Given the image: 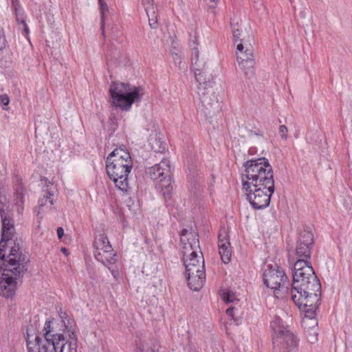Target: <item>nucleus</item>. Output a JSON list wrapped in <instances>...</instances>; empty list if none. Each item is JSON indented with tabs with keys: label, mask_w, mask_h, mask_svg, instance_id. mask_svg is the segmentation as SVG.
<instances>
[{
	"label": "nucleus",
	"mask_w": 352,
	"mask_h": 352,
	"mask_svg": "<svg viewBox=\"0 0 352 352\" xmlns=\"http://www.w3.org/2000/svg\"><path fill=\"white\" fill-rule=\"evenodd\" d=\"M2 221L1 239L0 241V295L12 298L15 294V279L23 276L28 270L29 259L22 251L19 243L12 241L15 232L14 221L9 214L0 208Z\"/></svg>",
	"instance_id": "f257e3e1"
},
{
	"label": "nucleus",
	"mask_w": 352,
	"mask_h": 352,
	"mask_svg": "<svg viewBox=\"0 0 352 352\" xmlns=\"http://www.w3.org/2000/svg\"><path fill=\"white\" fill-rule=\"evenodd\" d=\"M289 296L305 314H313L320 304L321 284L309 261L298 259L294 265Z\"/></svg>",
	"instance_id": "f03ea898"
},
{
	"label": "nucleus",
	"mask_w": 352,
	"mask_h": 352,
	"mask_svg": "<svg viewBox=\"0 0 352 352\" xmlns=\"http://www.w3.org/2000/svg\"><path fill=\"white\" fill-rule=\"evenodd\" d=\"M27 330L26 346L28 352H65V342L63 333L58 331V323L54 320L45 322L42 333L34 337Z\"/></svg>",
	"instance_id": "7ed1b4c3"
},
{
	"label": "nucleus",
	"mask_w": 352,
	"mask_h": 352,
	"mask_svg": "<svg viewBox=\"0 0 352 352\" xmlns=\"http://www.w3.org/2000/svg\"><path fill=\"white\" fill-rule=\"evenodd\" d=\"M243 166L245 168L242 174L243 189L262 187L274 192L273 169L267 158L249 160Z\"/></svg>",
	"instance_id": "20e7f679"
},
{
	"label": "nucleus",
	"mask_w": 352,
	"mask_h": 352,
	"mask_svg": "<svg viewBox=\"0 0 352 352\" xmlns=\"http://www.w3.org/2000/svg\"><path fill=\"white\" fill-rule=\"evenodd\" d=\"M132 167L131 155L123 148H115L107 157V173L116 187L124 193L129 190L128 176Z\"/></svg>",
	"instance_id": "39448f33"
},
{
	"label": "nucleus",
	"mask_w": 352,
	"mask_h": 352,
	"mask_svg": "<svg viewBox=\"0 0 352 352\" xmlns=\"http://www.w3.org/2000/svg\"><path fill=\"white\" fill-rule=\"evenodd\" d=\"M112 105L122 111H129L135 102L141 101L144 95L143 88L129 83L113 82L109 88Z\"/></svg>",
	"instance_id": "423d86ee"
},
{
	"label": "nucleus",
	"mask_w": 352,
	"mask_h": 352,
	"mask_svg": "<svg viewBox=\"0 0 352 352\" xmlns=\"http://www.w3.org/2000/svg\"><path fill=\"white\" fill-rule=\"evenodd\" d=\"M271 327L274 331L273 346L280 352H298L299 339L288 327L279 316H275L271 322Z\"/></svg>",
	"instance_id": "0eeeda50"
},
{
	"label": "nucleus",
	"mask_w": 352,
	"mask_h": 352,
	"mask_svg": "<svg viewBox=\"0 0 352 352\" xmlns=\"http://www.w3.org/2000/svg\"><path fill=\"white\" fill-rule=\"evenodd\" d=\"M146 175L153 180H157L156 188L165 200L170 199L173 194L170 166L168 160H162L159 164L146 169Z\"/></svg>",
	"instance_id": "6e6552de"
},
{
	"label": "nucleus",
	"mask_w": 352,
	"mask_h": 352,
	"mask_svg": "<svg viewBox=\"0 0 352 352\" xmlns=\"http://www.w3.org/2000/svg\"><path fill=\"white\" fill-rule=\"evenodd\" d=\"M263 278L264 284L274 289L275 294L282 292L287 294V297L289 296L290 283L281 267L276 263L267 264L264 270Z\"/></svg>",
	"instance_id": "1a4fd4ad"
},
{
	"label": "nucleus",
	"mask_w": 352,
	"mask_h": 352,
	"mask_svg": "<svg viewBox=\"0 0 352 352\" xmlns=\"http://www.w3.org/2000/svg\"><path fill=\"white\" fill-rule=\"evenodd\" d=\"M244 43H236V60L245 76L252 78L255 76L254 50L250 41L241 38Z\"/></svg>",
	"instance_id": "9d476101"
},
{
	"label": "nucleus",
	"mask_w": 352,
	"mask_h": 352,
	"mask_svg": "<svg viewBox=\"0 0 352 352\" xmlns=\"http://www.w3.org/2000/svg\"><path fill=\"white\" fill-rule=\"evenodd\" d=\"M94 246L95 258L110 270V265L117 261V254L107 236L104 234L97 236Z\"/></svg>",
	"instance_id": "9b49d317"
},
{
	"label": "nucleus",
	"mask_w": 352,
	"mask_h": 352,
	"mask_svg": "<svg viewBox=\"0 0 352 352\" xmlns=\"http://www.w3.org/2000/svg\"><path fill=\"white\" fill-rule=\"evenodd\" d=\"M192 68L194 71L195 79L198 83L197 93L200 89H208L214 87V82L207 76L206 62L199 59V51L197 47H194L192 51Z\"/></svg>",
	"instance_id": "f8f14e48"
},
{
	"label": "nucleus",
	"mask_w": 352,
	"mask_h": 352,
	"mask_svg": "<svg viewBox=\"0 0 352 352\" xmlns=\"http://www.w3.org/2000/svg\"><path fill=\"white\" fill-rule=\"evenodd\" d=\"M201 104V111L207 118H212L219 114L221 107L218 95L214 88H210L200 91L197 93Z\"/></svg>",
	"instance_id": "ddd939ff"
},
{
	"label": "nucleus",
	"mask_w": 352,
	"mask_h": 352,
	"mask_svg": "<svg viewBox=\"0 0 352 352\" xmlns=\"http://www.w3.org/2000/svg\"><path fill=\"white\" fill-rule=\"evenodd\" d=\"M314 244V236L311 229L307 226L303 227L298 232L296 242L295 252L298 259L308 261L311 257Z\"/></svg>",
	"instance_id": "4468645a"
},
{
	"label": "nucleus",
	"mask_w": 352,
	"mask_h": 352,
	"mask_svg": "<svg viewBox=\"0 0 352 352\" xmlns=\"http://www.w3.org/2000/svg\"><path fill=\"white\" fill-rule=\"evenodd\" d=\"M247 192V198L254 209H263L267 207L270 202L272 190L262 187H250L244 189Z\"/></svg>",
	"instance_id": "2eb2a0df"
},
{
	"label": "nucleus",
	"mask_w": 352,
	"mask_h": 352,
	"mask_svg": "<svg viewBox=\"0 0 352 352\" xmlns=\"http://www.w3.org/2000/svg\"><path fill=\"white\" fill-rule=\"evenodd\" d=\"M219 253L222 261L228 263L230 261L232 251L227 231L223 229L220 230L218 236Z\"/></svg>",
	"instance_id": "dca6fc26"
},
{
	"label": "nucleus",
	"mask_w": 352,
	"mask_h": 352,
	"mask_svg": "<svg viewBox=\"0 0 352 352\" xmlns=\"http://www.w3.org/2000/svg\"><path fill=\"white\" fill-rule=\"evenodd\" d=\"M188 285L191 290L199 291L206 282V272H186Z\"/></svg>",
	"instance_id": "f3484780"
},
{
	"label": "nucleus",
	"mask_w": 352,
	"mask_h": 352,
	"mask_svg": "<svg viewBox=\"0 0 352 352\" xmlns=\"http://www.w3.org/2000/svg\"><path fill=\"white\" fill-rule=\"evenodd\" d=\"M63 316H60L61 320L60 321V323H58V326L60 327L58 328V331L60 333H63V334L66 331H68L69 337L71 339V341L68 343L67 352H76L77 338L75 337L74 330L71 329L72 327H69L71 324L70 320L68 319L67 323H66L65 320L63 319L64 318H67V316L66 313H63Z\"/></svg>",
	"instance_id": "a211bd4d"
},
{
	"label": "nucleus",
	"mask_w": 352,
	"mask_h": 352,
	"mask_svg": "<svg viewBox=\"0 0 352 352\" xmlns=\"http://www.w3.org/2000/svg\"><path fill=\"white\" fill-rule=\"evenodd\" d=\"M200 255L198 254L195 256H192L190 258H186L184 262V265L186 269V272H199L201 270H205L204 259L203 257L202 252L199 250Z\"/></svg>",
	"instance_id": "6ab92c4d"
},
{
	"label": "nucleus",
	"mask_w": 352,
	"mask_h": 352,
	"mask_svg": "<svg viewBox=\"0 0 352 352\" xmlns=\"http://www.w3.org/2000/svg\"><path fill=\"white\" fill-rule=\"evenodd\" d=\"M190 234L192 237V242H188L184 244L183 247L182 254L183 263L185 262L186 258H190L192 257V256H195L198 254L197 249H199V239H197V235L193 233H190Z\"/></svg>",
	"instance_id": "aec40b11"
},
{
	"label": "nucleus",
	"mask_w": 352,
	"mask_h": 352,
	"mask_svg": "<svg viewBox=\"0 0 352 352\" xmlns=\"http://www.w3.org/2000/svg\"><path fill=\"white\" fill-rule=\"evenodd\" d=\"M14 205L16 207L18 213H21L23 210L24 204V187L20 180H17L14 186Z\"/></svg>",
	"instance_id": "412c9836"
},
{
	"label": "nucleus",
	"mask_w": 352,
	"mask_h": 352,
	"mask_svg": "<svg viewBox=\"0 0 352 352\" xmlns=\"http://www.w3.org/2000/svg\"><path fill=\"white\" fill-rule=\"evenodd\" d=\"M12 8L15 13L16 19L19 24L23 25V32L25 34H29V28L25 23L23 9L21 8L19 0H12Z\"/></svg>",
	"instance_id": "4be33fe9"
},
{
	"label": "nucleus",
	"mask_w": 352,
	"mask_h": 352,
	"mask_svg": "<svg viewBox=\"0 0 352 352\" xmlns=\"http://www.w3.org/2000/svg\"><path fill=\"white\" fill-rule=\"evenodd\" d=\"M230 25L232 28L234 43H236L238 41L239 43H244V41H241V38H245V39L250 41V42L252 40V38H251L248 34L243 32L241 28L239 27L237 21L234 23V20L232 19Z\"/></svg>",
	"instance_id": "5701e85b"
},
{
	"label": "nucleus",
	"mask_w": 352,
	"mask_h": 352,
	"mask_svg": "<svg viewBox=\"0 0 352 352\" xmlns=\"http://www.w3.org/2000/svg\"><path fill=\"white\" fill-rule=\"evenodd\" d=\"M148 141L152 150L155 153H162L165 152L166 143L162 140L160 134L155 133L154 135H151Z\"/></svg>",
	"instance_id": "b1692460"
},
{
	"label": "nucleus",
	"mask_w": 352,
	"mask_h": 352,
	"mask_svg": "<svg viewBox=\"0 0 352 352\" xmlns=\"http://www.w3.org/2000/svg\"><path fill=\"white\" fill-rule=\"evenodd\" d=\"M144 6L150 27L153 29H157L158 27L157 8L154 6V3L144 4Z\"/></svg>",
	"instance_id": "393cba45"
},
{
	"label": "nucleus",
	"mask_w": 352,
	"mask_h": 352,
	"mask_svg": "<svg viewBox=\"0 0 352 352\" xmlns=\"http://www.w3.org/2000/svg\"><path fill=\"white\" fill-rule=\"evenodd\" d=\"M43 192H44L43 197L38 199L39 206H45L47 201L52 206L53 204V199L52 197L54 195L55 192V188L53 184L47 185Z\"/></svg>",
	"instance_id": "a878e982"
},
{
	"label": "nucleus",
	"mask_w": 352,
	"mask_h": 352,
	"mask_svg": "<svg viewBox=\"0 0 352 352\" xmlns=\"http://www.w3.org/2000/svg\"><path fill=\"white\" fill-rule=\"evenodd\" d=\"M100 4V11L101 14V30L102 34L104 38H105V32H104V19L106 12H109V8L104 0H98Z\"/></svg>",
	"instance_id": "bb28decb"
},
{
	"label": "nucleus",
	"mask_w": 352,
	"mask_h": 352,
	"mask_svg": "<svg viewBox=\"0 0 352 352\" xmlns=\"http://www.w3.org/2000/svg\"><path fill=\"white\" fill-rule=\"evenodd\" d=\"M222 298L226 304L237 303L239 302L236 294L230 290L223 292Z\"/></svg>",
	"instance_id": "cd10ccee"
},
{
	"label": "nucleus",
	"mask_w": 352,
	"mask_h": 352,
	"mask_svg": "<svg viewBox=\"0 0 352 352\" xmlns=\"http://www.w3.org/2000/svg\"><path fill=\"white\" fill-rule=\"evenodd\" d=\"M237 311L238 309L236 307L231 305L230 307L227 309L226 312L227 315L230 316L231 319L233 320L236 323V324H239L241 321V319L235 318V314H236Z\"/></svg>",
	"instance_id": "c85d7f7f"
},
{
	"label": "nucleus",
	"mask_w": 352,
	"mask_h": 352,
	"mask_svg": "<svg viewBox=\"0 0 352 352\" xmlns=\"http://www.w3.org/2000/svg\"><path fill=\"white\" fill-rule=\"evenodd\" d=\"M141 352H158V346L155 344L144 343L142 346Z\"/></svg>",
	"instance_id": "c756f323"
},
{
	"label": "nucleus",
	"mask_w": 352,
	"mask_h": 352,
	"mask_svg": "<svg viewBox=\"0 0 352 352\" xmlns=\"http://www.w3.org/2000/svg\"><path fill=\"white\" fill-rule=\"evenodd\" d=\"M111 36L113 39H117L121 34L119 27L117 25H112L111 28Z\"/></svg>",
	"instance_id": "7c9ffc66"
},
{
	"label": "nucleus",
	"mask_w": 352,
	"mask_h": 352,
	"mask_svg": "<svg viewBox=\"0 0 352 352\" xmlns=\"http://www.w3.org/2000/svg\"><path fill=\"white\" fill-rule=\"evenodd\" d=\"M288 129L285 125H280L278 129V133L281 138L284 140L287 139Z\"/></svg>",
	"instance_id": "2f4dec72"
},
{
	"label": "nucleus",
	"mask_w": 352,
	"mask_h": 352,
	"mask_svg": "<svg viewBox=\"0 0 352 352\" xmlns=\"http://www.w3.org/2000/svg\"><path fill=\"white\" fill-rule=\"evenodd\" d=\"M0 102L3 107V109H7L6 108L4 107V106L8 105L10 102V99L7 94L0 95Z\"/></svg>",
	"instance_id": "473e14b6"
},
{
	"label": "nucleus",
	"mask_w": 352,
	"mask_h": 352,
	"mask_svg": "<svg viewBox=\"0 0 352 352\" xmlns=\"http://www.w3.org/2000/svg\"><path fill=\"white\" fill-rule=\"evenodd\" d=\"M307 340L310 343H314L318 340L317 333L316 332H314L313 333H309L307 335Z\"/></svg>",
	"instance_id": "72a5a7b5"
},
{
	"label": "nucleus",
	"mask_w": 352,
	"mask_h": 352,
	"mask_svg": "<svg viewBox=\"0 0 352 352\" xmlns=\"http://www.w3.org/2000/svg\"><path fill=\"white\" fill-rule=\"evenodd\" d=\"M6 44V38L3 33V30L0 28V49H2L5 47Z\"/></svg>",
	"instance_id": "f704fd0d"
},
{
	"label": "nucleus",
	"mask_w": 352,
	"mask_h": 352,
	"mask_svg": "<svg viewBox=\"0 0 352 352\" xmlns=\"http://www.w3.org/2000/svg\"><path fill=\"white\" fill-rule=\"evenodd\" d=\"M56 232H57V235H58V239H62V237L64 235V230H63V229L61 227H58L57 228Z\"/></svg>",
	"instance_id": "c9c22d12"
},
{
	"label": "nucleus",
	"mask_w": 352,
	"mask_h": 352,
	"mask_svg": "<svg viewBox=\"0 0 352 352\" xmlns=\"http://www.w3.org/2000/svg\"><path fill=\"white\" fill-rule=\"evenodd\" d=\"M188 233V230H186V229H184L182 232H181V235L182 236H184L186 234Z\"/></svg>",
	"instance_id": "e433bc0d"
},
{
	"label": "nucleus",
	"mask_w": 352,
	"mask_h": 352,
	"mask_svg": "<svg viewBox=\"0 0 352 352\" xmlns=\"http://www.w3.org/2000/svg\"><path fill=\"white\" fill-rule=\"evenodd\" d=\"M254 152H255V148H250L249 149L250 154H253Z\"/></svg>",
	"instance_id": "4c0bfd02"
},
{
	"label": "nucleus",
	"mask_w": 352,
	"mask_h": 352,
	"mask_svg": "<svg viewBox=\"0 0 352 352\" xmlns=\"http://www.w3.org/2000/svg\"><path fill=\"white\" fill-rule=\"evenodd\" d=\"M153 0H146V3L144 4L153 3Z\"/></svg>",
	"instance_id": "58836bf2"
},
{
	"label": "nucleus",
	"mask_w": 352,
	"mask_h": 352,
	"mask_svg": "<svg viewBox=\"0 0 352 352\" xmlns=\"http://www.w3.org/2000/svg\"><path fill=\"white\" fill-rule=\"evenodd\" d=\"M61 251H62L63 253L66 254V252H67V249H66L65 248H62Z\"/></svg>",
	"instance_id": "ea45409f"
},
{
	"label": "nucleus",
	"mask_w": 352,
	"mask_h": 352,
	"mask_svg": "<svg viewBox=\"0 0 352 352\" xmlns=\"http://www.w3.org/2000/svg\"><path fill=\"white\" fill-rule=\"evenodd\" d=\"M211 1H215L216 0H210Z\"/></svg>",
	"instance_id": "a19ab883"
}]
</instances>
